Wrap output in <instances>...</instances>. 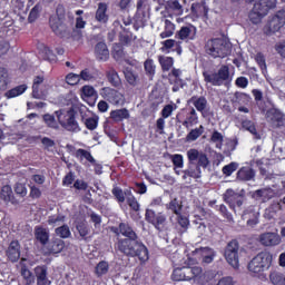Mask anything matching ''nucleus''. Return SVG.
Returning <instances> with one entry per match:
<instances>
[{"label": "nucleus", "mask_w": 285, "mask_h": 285, "mask_svg": "<svg viewBox=\"0 0 285 285\" xmlns=\"http://www.w3.org/2000/svg\"><path fill=\"white\" fill-rule=\"evenodd\" d=\"M176 122L181 124L185 128H193V126H196V124L199 122V117L193 107L189 109H181L176 115Z\"/></svg>", "instance_id": "9"}, {"label": "nucleus", "mask_w": 285, "mask_h": 285, "mask_svg": "<svg viewBox=\"0 0 285 285\" xmlns=\"http://www.w3.org/2000/svg\"><path fill=\"white\" fill-rule=\"evenodd\" d=\"M256 197H261L263 202L268 199H273V189L271 188H263L255 191Z\"/></svg>", "instance_id": "54"}, {"label": "nucleus", "mask_w": 285, "mask_h": 285, "mask_svg": "<svg viewBox=\"0 0 285 285\" xmlns=\"http://www.w3.org/2000/svg\"><path fill=\"white\" fill-rule=\"evenodd\" d=\"M285 26V11L279 10L268 22L269 32H277Z\"/></svg>", "instance_id": "16"}, {"label": "nucleus", "mask_w": 285, "mask_h": 285, "mask_svg": "<svg viewBox=\"0 0 285 285\" xmlns=\"http://www.w3.org/2000/svg\"><path fill=\"white\" fill-rule=\"evenodd\" d=\"M107 79L114 88H119V86H121V78H119V73L114 69L107 72Z\"/></svg>", "instance_id": "42"}, {"label": "nucleus", "mask_w": 285, "mask_h": 285, "mask_svg": "<svg viewBox=\"0 0 285 285\" xmlns=\"http://www.w3.org/2000/svg\"><path fill=\"white\" fill-rule=\"evenodd\" d=\"M166 10H168V12H173L174 14H177L178 17L184 14V7L181 6V3L178 2V0L167 1Z\"/></svg>", "instance_id": "34"}, {"label": "nucleus", "mask_w": 285, "mask_h": 285, "mask_svg": "<svg viewBox=\"0 0 285 285\" xmlns=\"http://www.w3.org/2000/svg\"><path fill=\"white\" fill-rule=\"evenodd\" d=\"M110 271V264L106 261H100L95 267L96 277H104V275H108Z\"/></svg>", "instance_id": "38"}, {"label": "nucleus", "mask_w": 285, "mask_h": 285, "mask_svg": "<svg viewBox=\"0 0 285 285\" xmlns=\"http://www.w3.org/2000/svg\"><path fill=\"white\" fill-rule=\"evenodd\" d=\"M213 253H215V250H213L210 247H199L193 252V255H196L198 259H203L206 257V255H210Z\"/></svg>", "instance_id": "53"}, {"label": "nucleus", "mask_w": 285, "mask_h": 285, "mask_svg": "<svg viewBox=\"0 0 285 285\" xmlns=\"http://www.w3.org/2000/svg\"><path fill=\"white\" fill-rule=\"evenodd\" d=\"M8 83H10V75L8 73V69L0 67V90H6V88H8Z\"/></svg>", "instance_id": "44"}, {"label": "nucleus", "mask_w": 285, "mask_h": 285, "mask_svg": "<svg viewBox=\"0 0 285 285\" xmlns=\"http://www.w3.org/2000/svg\"><path fill=\"white\" fill-rule=\"evenodd\" d=\"M33 235L36 242H39L43 248L50 242V232H48L43 226H36Z\"/></svg>", "instance_id": "19"}, {"label": "nucleus", "mask_w": 285, "mask_h": 285, "mask_svg": "<svg viewBox=\"0 0 285 285\" xmlns=\"http://www.w3.org/2000/svg\"><path fill=\"white\" fill-rule=\"evenodd\" d=\"M225 259L233 268H239V242L232 239L225 248Z\"/></svg>", "instance_id": "10"}, {"label": "nucleus", "mask_w": 285, "mask_h": 285, "mask_svg": "<svg viewBox=\"0 0 285 285\" xmlns=\"http://www.w3.org/2000/svg\"><path fill=\"white\" fill-rule=\"evenodd\" d=\"M116 248L126 257H137L140 264L150 259L148 247L139 242L138 238H120L116 243Z\"/></svg>", "instance_id": "1"}, {"label": "nucleus", "mask_w": 285, "mask_h": 285, "mask_svg": "<svg viewBox=\"0 0 285 285\" xmlns=\"http://www.w3.org/2000/svg\"><path fill=\"white\" fill-rule=\"evenodd\" d=\"M26 262H28V259H20V273L23 279H26L27 284H32V282H35V277L32 276V272L28 269V265H26Z\"/></svg>", "instance_id": "29"}, {"label": "nucleus", "mask_w": 285, "mask_h": 285, "mask_svg": "<svg viewBox=\"0 0 285 285\" xmlns=\"http://www.w3.org/2000/svg\"><path fill=\"white\" fill-rule=\"evenodd\" d=\"M77 112L80 115L82 122L90 117V109H88L86 105H79L76 107V115Z\"/></svg>", "instance_id": "60"}, {"label": "nucleus", "mask_w": 285, "mask_h": 285, "mask_svg": "<svg viewBox=\"0 0 285 285\" xmlns=\"http://www.w3.org/2000/svg\"><path fill=\"white\" fill-rule=\"evenodd\" d=\"M0 199L6 202V204H11L14 200V194L12 193V187L10 185H4L0 189Z\"/></svg>", "instance_id": "31"}, {"label": "nucleus", "mask_w": 285, "mask_h": 285, "mask_svg": "<svg viewBox=\"0 0 285 285\" xmlns=\"http://www.w3.org/2000/svg\"><path fill=\"white\" fill-rule=\"evenodd\" d=\"M188 168L185 169L183 179H202V168L206 169L210 166V160L208 155L203 151H198L195 148H191L187 151Z\"/></svg>", "instance_id": "2"}, {"label": "nucleus", "mask_w": 285, "mask_h": 285, "mask_svg": "<svg viewBox=\"0 0 285 285\" xmlns=\"http://www.w3.org/2000/svg\"><path fill=\"white\" fill-rule=\"evenodd\" d=\"M95 55L98 61H108L110 59V51L105 42H98L96 45Z\"/></svg>", "instance_id": "26"}, {"label": "nucleus", "mask_w": 285, "mask_h": 285, "mask_svg": "<svg viewBox=\"0 0 285 285\" xmlns=\"http://www.w3.org/2000/svg\"><path fill=\"white\" fill-rule=\"evenodd\" d=\"M175 35V23L173 21L166 19L165 20V29L159 35L160 39H168V37H173Z\"/></svg>", "instance_id": "41"}, {"label": "nucleus", "mask_w": 285, "mask_h": 285, "mask_svg": "<svg viewBox=\"0 0 285 285\" xmlns=\"http://www.w3.org/2000/svg\"><path fill=\"white\" fill-rule=\"evenodd\" d=\"M253 217H259V214L255 210V206L250 205L243 212L242 219H253Z\"/></svg>", "instance_id": "58"}, {"label": "nucleus", "mask_w": 285, "mask_h": 285, "mask_svg": "<svg viewBox=\"0 0 285 285\" xmlns=\"http://www.w3.org/2000/svg\"><path fill=\"white\" fill-rule=\"evenodd\" d=\"M38 53L45 61H49L50 63H57V55H55V51H52L50 47L43 43L38 45Z\"/></svg>", "instance_id": "20"}, {"label": "nucleus", "mask_w": 285, "mask_h": 285, "mask_svg": "<svg viewBox=\"0 0 285 285\" xmlns=\"http://www.w3.org/2000/svg\"><path fill=\"white\" fill-rule=\"evenodd\" d=\"M145 72L148 77H155V61L153 59H147L144 62Z\"/></svg>", "instance_id": "56"}, {"label": "nucleus", "mask_w": 285, "mask_h": 285, "mask_svg": "<svg viewBox=\"0 0 285 285\" xmlns=\"http://www.w3.org/2000/svg\"><path fill=\"white\" fill-rule=\"evenodd\" d=\"M238 168H239V164L233 161V163H229L228 165H225L222 169V173L226 177H230V175H233V173H235V170H237Z\"/></svg>", "instance_id": "55"}, {"label": "nucleus", "mask_w": 285, "mask_h": 285, "mask_svg": "<svg viewBox=\"0 0 285 285\" xmlns=\"http://www.w3.org/2000/svg\"><path fill=\"white\" fill-rule=\"evenodd\" d=\"M43 248L46 255H57L66 248V242L61 238H52Z\"/></svg>", "instance_id": "13"}, {"label": "nucleus", "mask_w": 285, "mask_h": 285, "mask_svg": "<svg viewBox=\"0 0 285 285\" xmlns=\"http://www.w3.org/2000/svg\"><path fill=\"white\" fill-rule=\"evenodd\" d=\"M165 208L166 210H171L174 215H179L181 214V208H184V206L181 205L179 199L174 198L168 204L165 205Z\"/></svg>", "instance_id": "40"}, {"label": "nucleus", "mask_w": 285, "mask_h": 285, "mask_svg": "<svg viewBox=\"0 0 285 285\" xmlns=\"http://www.w3.org/2000/svg\"><path fill=\"white\" fill-rule=\"evenodd\" d=\"M41 13V4L37 3L29 12L28 21L29 23H35L37 19H39V14Z\"/></svg>", "instance_id": "50"}, {"label": "nucleus", "mask_w": 285, "mask_h": 285, "mask_svg": "<svg viewBox=\"0 0 285 285\" xmlns=\"http://www.w3.org/2000/svg\"><path fill=\"white\" fill-rule=\"evenodd\" d=\"M203 77L205 83H210L212 86H224V83L233 81L230 68L226 65H223L217 72L203 71Z\"/></svg>", "instance_id": "8"}, {"label": "nucleus", "mask_w": 285, "mask_h": 285, "mask_svg": "<svg viewBox=\"0 0 285 285\" xmlns=\"http://www.w3.org/2000/svg\"><path fill=\"white\" fill-rule=\"evenodd\" d=\"M46 81V78L43 76H36L33 78V83H32V97L33 99H41L42 94L39 90V86Z\"/></svg>", "instance_id": "36"}, {"label": "nucleus", "mask_w": 285, "mask_h": 285, "mask_svg": "<svg viewBox=\"0 0 285 285\" xmlns=\"http://www.w3.org/2000/svg\"><path fill=\"white\" fill-rule=\"evenodd\" d=\"M202 135H204V127L200 125L198 128L191 129L185 139L186 141H197Z\"/></svg>", "instance_id": "45"}, {"label": "nucleus", "mask_w": 285, "mask_h": 285, "mask_svg": "<svg viewBox=\"0 0 285 285\" xmlns=\"http://www.w3.org/2000/svg\"><path fill=\"white\" fill-rule=\"evenodd\" d=\"M81 97L82 99H97V90L92 86L85 85L81 88Z\"/></svg>", "instance_id": "43"}, {"label": "nucleus", "mask_w": 285, "mask_h": 285, "mask_svg": "<svg viewBox=\"0 0 285 285\" xmlns=\"http://www.w3.org/2000/svg\"><path fill=\"white\" fill-rule=\"evenodd\" d=\"M176 216H177V224L180 226V228H183V233H186V230H188V226H190V220L188 219V217H186L181 213Z\"/></svg>", "instance_id": "59"}, {"label": "nucleus", "mask_w": 285, "mask_h": 285, "mask_svg": "<svg viewBox=\"0 0 285 285\" xmlns=\"http://www.w3.org/2000/svg\"><path fill=\"white\" fill-rule=\"evenodd\" d=\"M75 157L80 159H86L87 161H89V164H95V157H92V154H90V151L86 150V149H77Z\"/></svg>", "instance_id": "47"}, {"label": "nucleus", "mask_w": 285, "mask_h": 285, "mask_svg": "<svg viewBox=\"0 0 285 285\" xmlns=\"http://www.w3.org/2000/svg\"><path fill=\"white\" fill-rule=\"evenodd\" d=\"M26 90H28V85H26V83L19 85L17 87H13L12 89L8 90L4 94V97H7V99H14V97H21V95H23V92H26Z\"/></svg>", "instance_id": "35"}, {"label": "nucleus", "mask_w": 285, "mask_h": 285, "mask_svg": "<svg viewBox=\"0 0 285 285\" xmlns=\"http://www.w3.org/2000/svg\"><path fill=\"white\" fill-rule=\"evenodd\" d=\"M163 72H168L173 66H175V59L173 57L160 56L158 57Z\"/></svg>", "instance_id": "39"}, {"label": "nucleus", "mask_w": 285, "mask_h": 285, "mask_svg": "<svg viewBox=\"0 0 285 285\" xmlns=\"http://www.w3.org/2000/svg\"><path fill=\"white\" fill-rule=\"evenodd\" d=\"M37 285H50L52 282L48 278V266L38 265L35 267Z\"/></svg>", "instance_id": "18"}, {"label": "nucleus", "mask_w": 285, "mask_h": 285, "mask_svg": "<svg viewBox=\"0 0 285 285\" xmlns=\"http://www.w3.org/2000/svg\"><path fill=\"white\" fill-rule=\"evenodd\" d=\"M55 233L60 239H68V237L72 235V233L70 232V227L68 225H62L60 227H57L55 229Z\"/></svg>", "instance_id": "46"}, {"label": "nucleus", "mask_w": 285, "mask_h": 285, "mask_svg": "<svg viewBox=\"0 0 285 285\" xmlns=\"http://www.w3.org/2000/svg\"><path fill=\"white\" fill-rule=\"evenodd\" d=\"M145 220L147 224H151L156 230L161 232L166 226V214L147 208L145 212Z\"/></svg>", "instance_id": "11"}, {"label": "nucleus", "mask_w": 285, "mask_h": 285, "mask_svg": "<svg viewBox=\"0 0 285 285\" xmlns=\"http://www.w3.org/2000/svg\"><path fill=\"white\" fill-rule=\"evenodd\" d=\"M119 233L124 237H127L126 239H139V236H137V232L130 226L128 223H120L119 224Z\"/></svg>", "instance_id": "28"}, {"label": "nucleus", "mask_w": 285, "mask_h": 285, "mask_svg": "<svg viewBox=\"0 0 285 285\" xmlns=\"http://www.w3.org/2000/svg\"><path fill=\"white\" fill-rule=\"evenodd\" d=\"M100 96L102 99L108 101L109 104H112V106H120V104H124V95L119 92V90H116L110 87H104L100 89Z\"/></svg>", "instance_id": "12"}, {"label": "nucleus", "mask_w": 285, "mask_h": 285, "mask_svg": "<svg viewBox=\"0 0 285 285\" xmlns=\"http://www.w3.org/2000/svg\"><path fill=\"white\" fill-rule=\"evenodd\" d=\"M197 35V28L193 24L181 27L179 31L176 32V39L180 41H193Z\"/></svg>", "instance_id": "15"}, {"label": "nucleus", "mask_w": 285, "mask_h": 285, "mask_svg": "<svg viewBox=\"0 0 285 285\" xmlns=\"http://www.w3.org/2000/svg\"><path fill=\"white\" fill-rule=\"evenodd\" d=\"M259 242L263 246H278L282 239L275 233H264L259 236Z\"/></svg>", "instance_id": "24"}, {"label": "nucleus", "mask_w": 285, "mask_h": 285, "mask_svg": "<svg viewBox=\"0 0 285 285\" xmlns=\"http://www.w3.org/2000/svg\"><path fill=\"white\" fill-rule=\"evenodd\" d=\"M169 77H174V79H169V83L173 87V92H179L180 88H184V79H181V70L179 69H173L169 73Z\"/></svg>", "instance_id": "23"}, {"label": "nucleus", "mask_w": 285, "mask_h": 285, "mask_svg": "<svg viewBox=\"0 0 285 285\" xmlns=\"http://www.w3.org/2000/svg\"><path fill=\"white\" fill-rule=\"evenodd\" d=\"M238 198H239V194L235 193V190L233 189H227L223 194V200L225 202V204H228L232 210H235V199H238Z\"/></svg>", "instance_id": "32"}, {"label": "nucleus", "mask_w": 285, "mask_h": 285, "mask_svg": "<svg viewBox=\"0 0 285 285\" xmlns=\"http://www.w3.org/2000/svg\"><path fill=\"white\" fill-rule=\"evenodd\" d=\"M82 124L88 130H96L97 126H99V118L97 116L89 117Z\"/></svg>", "instance_id": "61"}, {"label": "nucleus", "mask_w": 285, "mask_h": 285, "mask_svg": "<svg viewBox=\"0 0 285 285\" xmlns=\"http://www.w3.org/2000/svg\"><path fill=\"white\" fill-rule=\"evenodd\" d=\"M171 279L174 282H185L186 277H185V273H184V266L183 267H176L173 271Z\"/></svg>", "instance_id": "57"}, {"label": "nucleus", "mask_w": 285, "mask_h": 285, "mask_svg": "<svg viewBox=\"0 0 285 285\" xmlns=\"http://www.w3.org/2000/svg\"><path fill=\"white\" fill-rule=\"evenodd\" d=\"M269 279L274 285H284L285 276L281 272L273 271L269 274Z\"/></svg>", "instance_id": "48"}, {"label": "nucleus", "mask_w": 285, "mask_h": 285, "mask_svg": "<svg viewBox=\"0 0 285 285\" xmlns=\"http://www.w3.org/2000/svg\"><path fill=\"white\" fill-rule=\"evenodd\" d=\"M171 161L174 168H184V156L181 154H176L171 156Z\"/></svg>", "instance_id": "64"}, {"label": "nucleus", "mask_w": 285, "mask_h": 285, "mask_svg": "<svg viewBox=\"0 0 285 285\" xmlns=\"http://www.w3.org/2000/svg\"><path fill=\"white\" fill-rule=\"evenodd\" d=\"M95 19H96V21H98V23H108V21L110 19V17L108 16V3H106V2L98 3Z\"/></svg>", "instance_id": "22"}, {"label": "nucleus", "mask_w": 285, "mask_h": 285, "mask_svg": "<svg viewBox=\"0 0 285 285\" xmlns=\"http://www.w3.org/2000/svg\"><path fill=\"white\" fill-rule=\"evenodd\" d=\"M76 229L79 233L81 239L83 242H88V235H90V227L86 220H80L76 224Z\"/></svg>", "instance_id": "37"}, {"label": "nucleus", "mask_w": 285, "mask_h": 285, "mask_svg": "<svg viewBox=\"0 0 285 285\" xmlns=\"http://www.w3.org/2000/svg\"><path fill=\"white\" fill-rule=\"evenodd\" d=\"M173 110H175V108L173 107V105H166L163 110H161V117L157 119L156 121V132H158V135H164V129L166 128V119H168V117H170V115H173Z\"/></svg>", "instance_id": "14"}, {"label": "nucleus", "mask_w": 285, "mask_h": 285, "mask_svg": "<svg viewBox=\"0 0 285 285\" xmlns=\"http://www.w3.org/2000/svg\"><path fill=\"white\" fill-rule=\"evenodd\" d=\"M65 81L68 83V86H77L79 81H81V78L79 75L70 72L66 76Z\"/></svg>", "instance_id": "62"}, {"label": "nucleus", "mask_w": 285, "mask_h": 285, "mask_svg": "<svg viewBox=\"0 0 285 285\" xmlns=\"http://www.w3.org/2000/svg\"><path fill=\"white\" fill-rule=\"evenodd\" d=\"M188 104H193L198 112H202L204 117H206V108L208 106V100L204 96H193Z\"/></svg>", "instance_id": "21"}, {"label": "nucleus", "mask_w": 285, "mask_h": 285, "mask_svg": "<svg viewBox=\"0 0 285 285\" xmlns=\"http://www.w3.org/2000/svg\"><path fill=\"white\" fill-rule=\"evenodd\" d=\"M242 128H244V130H247L248 132H250V135H253L254 139H262V135H259V132H257V127L255 126V122H253V120L249 119H245L242 120Z\"/></svg>", "instance_id": "33"}, {"label": "nucleus", "mask_w": 285, "mask_h": 285, "mask_svg": "<svg viewBox=\"0 0 285 285\" xmlns=\"http://www.w3.org/2000/svg\"><path fill=\"white\" fill-rule=\"evenodd\" d=\"M111 195H114L118 204H124V202H126V194L124 193V189H121V187H114L111 189Z\"/></svg>", "instance_id": "52"}, {"label": "nucleus", "mask_w": 285, "mask_h": 285, "mask_svg": "<svg viewBox=\"0 0 285 285\" xmlns=\"http://www.w3.org/2000/svg\"><path fill=\"white\" fill-rule=\"evenodd\" d=\"M110 119L116 122L124 121V119H130V111L126 108L112 110L110 111Z\"/></svg>", "instance_id": "30"}, {"label": "nucleus", "mask_w": 285, "mask_h": 285, "mask_svg": "<svg viewBox=\"0 0 285 285\" xmlns=\"http://www.w3.org/2000/svg\"><path fill=\"white\" fill-rule=\"evenodd\" d=\"M271 266H273V254L268 250H263L250 259L247 268L249 273H254V275H262V273L268 271Z\"/></svg>", "instance_id": "5"}, {"label": "nucleus", "mask_w": 285, "mask_h": 285, "mask_svg": "<svg viewBox=\"0 0 285 285\" xmlns=\"http://www.w3.org/2000/svg\"><path fill=\"white\" fill-rule=\"evenodd\" d=\"M205 51L213 59H226L230 55V43L224 38H212L205 43Z\"/></svg>", "instance_id": "3"}, {"label": "nucleus", "mask_w": 285, "mask_h": 285, "mask_svg": "<svg viewBox=\"0 0 285 285\" xmlns=\"http://www.w3.org/2000/svg\"><path fill=\"white\" fill-rule=\"evenodd\" d=\"M185 282H190V279H199L204 273L200 266H184Z\"/></svg>", "instance_id": "25"}, {"label": "nucleus", "mask_w": 285, "mask_h": 285, "mask_svg": "<svg viewBox=\"0 0 285 285\" xmlns=\"http://www.w3.org/2000/svg\"><path fill=\"white\" fill-rule=\"evenodd\" d=\"M49 26L57 37L63 39L70 35V27L66 23V9L63 4H58L56 16L49 18Z\"/></svg>", "instance_id": "4"}, {"label": "nucleus", "mask_w": 285, "mask_h": 285, "mask_svg": "<svg viewBox=\"0 0 285 285\" xmlns=\"http://www.w3.org/2000/svg\"><path fill=\"white\" fill-rule=\"evenodd\" d=\"M11 6L16 14H21L23 8H26V2H23V0H11Z\"/></svg>", "instance_id": "63"}, {"label": "nucleus", "mask_w": 285, "mask_h": 285, "mask_svg": "<svg viewBox=\"0 0 285 285\" xmlns=\"http://www.w3.org/2000/svg\"><path fill=\"white\" fill-rule=\"evenodd\" d=\"M6 255L10 262H19L21 257V245L19 244V240H12L9 244Z\"/></svg>", "instance_id": "17"}, {"label": "nucleus", "mask_w": 285, "mask_h": 285, "mask_svg": "<svg viewBox=\"0 0 285 285\" xmlns=\"http://www.w3.org/2000/svg\"><path fill=\"white\" fill-rule=\"evenodd\" d=\"M236 179H238V181H252V179H255V169L250 167H242L237 171Z\"/></svg>", "instance_id": "27"}, {"label": "nucleus", "mask_w": 285, "mask_h": 285, "mask_svg": "<svg viewBox=\"0 0 285 285\" xmlns=\"http://www.w3.org/2000/svg\"><path fill=\"white\" fill-rule=\"evenodd\" d=\"M212 144H216V148L222 150V146H224V135L222 132L214 130L210 137Z\"/></svg>", "instance_id": "49"}, {"label": "nucleus", "mask_w": 285, "mask_h": 285, "mask_svg": "<svg viewBox=\"0 0 285 285\" xmlns=\"http://www.w3.org/2000/svg\"><path fill=\"white\" fill-rule=\"evenodd\" d=\"M56 117L61 128H65L68 132H79L81 130L77 121V110L75 108L71 107L68 110L60 109L56 111Z\"/></svg>", "instance_id": "6"}, {"label": "nucleus", "mask_w": 285, "mask_h": 285, "mask_svg": "<svg viewBox=\"0 0 285 285\" xmlns=\"http://www.w3.org/2000/svg\"><path fill=\"white\" fill-rule=\"evenodd\" d=\"M63 222H66V216L56 214L48 217L47 224L49 226H59V224H62Z\"/></svg>", "instance_id": "51"}, {"label": "nucleus", "mask_w": 285, "mask_h": 285, "mask_svg": "<svg viewBox=\"0 0 285 285\" xmlns=\"http://www.w3.org/2000/svg\"><path fill=\"white\" fill-rule=\"evenodd\" d=\"M277 8V0H258L254 3L252 11L249 12V21L252 23H259L271 10Z\"/></svg>", "instance_id": "7"}]
</instances>
